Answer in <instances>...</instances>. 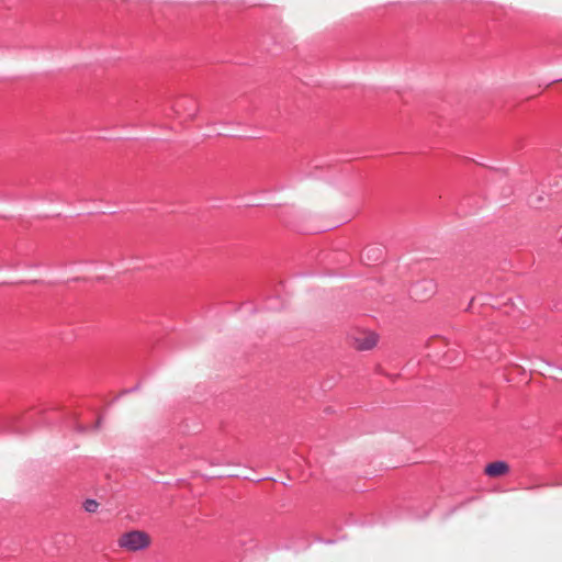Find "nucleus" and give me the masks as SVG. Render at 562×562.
I'll list each match as a JSON object with an SVG mask.
<instances>
[{
	"mask_svg": "<svg viewBox=\"0 0 562 562\" xmlns=\"http://www.w3.org/2000/svg\"><path fill=\"white\" fill-rule=\"evenodd\" d=\"M150 541L149 535L140 530L125 532L117 540L121 548L132 552L146 549Z\"/></svg>",
	"mask_w": 562,
	"mask_h": 562,
	"instance_id": "f03ea898",
	"label": "nucleus"
},
{
	"mask_svg": "<svg viewBox=\"0 0 562 562\" xmlns=\"http://www.w3.org/2000/svg\"><path fill=\"white\" fill-rule=\"evenodd\" d=\"M509 471V467L504 461H495L485 467V474L491 477L505 475Z\"/></svg>",
	"mask_w": 562,
	"mask_h": 562,
	"instance_id": "423d86ee",
	"label": "nucleus"
},
{
	"mask_svg": "<svg viewBox=\"0 0 562 562\" xmlns=\"http://www.w3.org/2000/svg\"><path fill=\"white\" fill-rule=\"evenodd\" d=\"M176 111H182L187 117L194 119L198 114L199 108L193 100H182L177 103Z\"/></svg>",
	"mask_w": 562,
	"mask_h": 562,
	"instance_id": "0eeeda50",
	"label": "nucleus"
},
{
	"mask_svg": "<svg viewBox=\"0 0 562 562\" xmlns=\"http://www.w3.org/2000/svg\"><path fill=\"white\" fill-rule=\"evenodd\" d=\"M83 508L88 513H95L99 508V503L94 499H87L83 503Z\"/></svg>",
	"mask_w": 562,
	"mask_h": 562,
	"instance_id": "6e6552de",
	"label": "nucleus"
},
{
	"mask_svg": "<svg viewBox=\"0 0 562 562\" xmlns=\"http://www.w3.org/2000/svg\"><path fill=\"white\" fill-rule=\"evenodd\" d=\"M408 293L416 301H425L435 293V289L434 286H426L425 283H413Z\"/></svg>",
	"mask_w": 562,
	"mask_h": 562,
	"instance_id": "39448f33",
	"label": "nucleus"
},
{
	"mask_svg": "<svg viewBox=\"0 0 562 562\" xmlns=\"http://www.w3.org/2000/svg\"><path fill=\"white\" fill-rule=\"evenodd\" d=\"M347 338L353 349L369 351L378 346L380 335L371 329L357 327L348 333Z\"/></svg>",
	"mask_w": 562,
	"mask_h": 562,
	"instance_id": "f257e3e1",
	"label": "nucleus"
},
{
	"mask_svg": "<svg viewBox=\"0 0 562 562\" xmlns=\"http://www.w3.org/2000/svg\"><path fill=\"white\" fill-rule=\"evenodd\" d=\"M385 256V247L381 244H370L361 252V260L368 266H374Z\"/></svg>",
	"mask_w": 562,
	"mask_h": 562,
	"instance_id": "7ed1b4c3",
	"label": "nucleus"
},
{
	"mask_svg": "<svg viewBox=\"0 0 562 562\" xmlns=\"http://www.w3.org/2000/svg\"><path fill=\"white\" fill-rule=\"evenodd\" d=\"M280 217H281V221L286 226L291 227L292 229H294L299 233H304V234L315 233L313 229H310V228L303 226V224H302L303 216H301L300 214L284 212L280 215Z\"/></svg>",
	"mask_w": 562,
	"mask_h": 562,
	"instance_id": "20e7f679",
	"label": "nucleus"
}]
</instances>
